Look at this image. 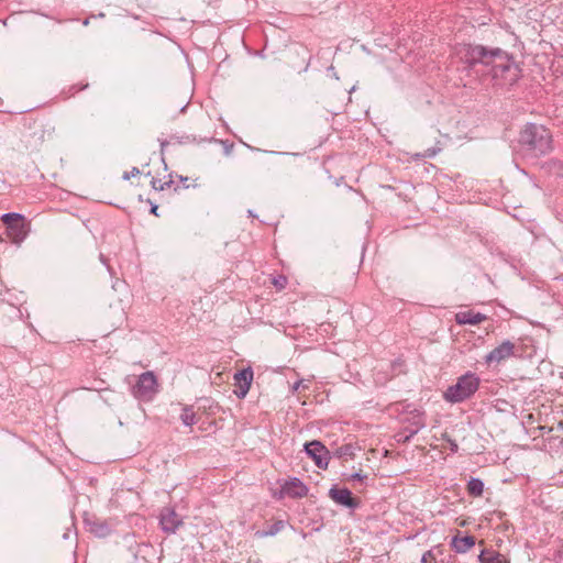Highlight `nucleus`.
I'll list each match as a JSON object with an SVG mask.
<instances>
[{"label":"nucleus","instance_id":"obj_1","mask_svg":"<svg viewBox=\"0 0 563 563\" xmlns=\"http://www.w3.org/2000/svg\"><path fill=\"white\" fill-rule=\"evenodd\" d=\"M454 55L468 69H474L476 65H483L494 79H503L509 85H514L519 79V67L512 57L501 48L462 43L454 47Z\"/></svg>","mask_w":563,"mask_h":563},{"label":"nucleus","instance_id":"obj_2","mask_svg":"<svg viewBox=\"0 0 563 563\" xmlns=\"http://www.w3.org/2000/svg\"><path fill=\"white\" fill-rule=\"evenodd\" d=\"M519 143L532 156H542L552 150V135L550 131L536 123L525 125L519 135Z\"/></svg>","mask_w":563,"mask_h":563},{"label":"nucleus","instance_id":"obj_3","mask_svg":"<svg viewBox=\"0 0 563 563\" xmlns=\"http://www.w3.org/2000/svg\"><path fill=\"white\" fill-rule=\"evenodd\" d=\"M479 384L481 379L475 373L466 372L443 393V398L450 404L463 402L478 390Z\"/></svg>","mask_w":563,"mask_h":563},{"label":"nucleus","instance_id":"obj_4","mask_svg":"<svg viewBox=\"0 0 563 563\" xmlns=\"http://www.w3.org/2000/svg\"><path fill=\"white\" fill-rule=\"evenodd\" d=\"M7 233L12 243L20 244L27 234L24 217L20 213L9 212L1 216Z\"/></svg>","mask_w":563,"mask_h":563},{"label":"nucleus","instance_id":"obj_5","mask_svg":"<svg viewBox=\"0 0 563 563\" xmlns=\"http://www.w3.org/2000/svg\"><path fill=\"white\" fill-rule=\"evenodd\" d=\"M156 393L157 380L152 372L141 374L132 388L133 396L142 401L152 400Z\"/></svg>","mask_w":563,"mask_h":563},{"label":"nucleus","instance_id":"obj_6","mask_svg":"<svg viewBox=\"0 0 563 563\" xmlns=\"http://www.w3.org/2000/svg\"><path fill=\"white\" fill-rule=\"evenodd\" d=\"M305 452L310 456L319 468L325 470L329 464L328 449L317 440L305 444Z\"/></svg>","mask_w":563,"mask_h":563},{"label":"nucleus","instance_id":"obj_7","mask_svg":"<svg viewBox=\"0 0 563 563\" xmlns=\"http://www.w3.org/2000/svg\"><path fill=\"white\" fill-rule=\"evenodd\" d=\"M183 523V518L173 508L165 507L161 510L159 526L165 533H175Z\"/></svg>","mask_w":563,"mask_h":563},{"label":"nucleus","instance_id":"obj_8","mask_svg":"<svg viewBox=\"0 0 563 563\" xmlns=\"http://www.w3.org/2000/svg\"><path fill=\"white\" fill-rule=\"evenodd\" d=\"M233 378L234 384L238 387L234 394L238 398L243 399L251 388V384L253 382V371L251 367L243 368L236 372Z\"/></svg>","mask_w":563,"mask_h":563},{"label":"nucleus","instance_id":"obj_9","mask_svg":"<svg viewBox=\"0 0 563 563\" xmlns=\"http://www.w3.org/2000/svg\"><path fill=\"white\" fill-rule=\"evenodd\" d=\"M515 353V344L509 340L504 341L501 344L492 350L486 356L487 364L500 363L509 358Z\"/></svg>","mask_w":563,"mask_h":563},{"label":"nucleus","instance_id":"obj_10","mask_svg":"<svg viewBox=\"0 0 563 563\" xmlns=\"http://www.w3.org/2000/svg\"><path fill=\"white\" fill-rule=\"evenodd\" d=\"M329 497L338 505L355 509L358 506V500L353 497L352 493L347 488H338L333 486L329 490Z\"/></svg>","mask_w":563,"mask_h":563},{"label":"nucleus","instance_id":"obj_11","mask_svg":"<svg viewBox=\"0 0 563 563\" xmlns=\"http://www.w3.org/2000/svg\"><path fill=\"white\" fill-rule=\"evenodd\" d=\"M282 494L291 498H301L307 496L308 487L298 478H292L282 486Z\"/></svg>","mask_w":563,"mask_h":563},{"label":"nucleus","instance_id":"obj_12","mask_svg":"<svg viewBox=\"0 0 563 563\" xmlns=\"http://www.w3.org/2000/svg\"><path fill=\"white\" fill-rule=\"evenodd\" d=\"M487 317L481 312H474L472 310L462 311L456 313L455 320L459 324H471L476 325L486 320Z\"/></svg>","mask_w":563,"mask_h":563},{"label":"nucleus","instance_id":"obj_13","mask_svg":"<svg viewBox=\"0 0 563 563\" xmlns=\"http://www.w3.org/2000/svg\"><path fill=\"white\" fill-rule=\"evenodd\" d=\"M451 545L457 553H465L475 545V538L473 536H456L452 539Z\"/></svg>","mask_w":563,"mask_h":563},{"label":"nucleus","instance_id":"obj_14","mask_svg":"<svg viewBox=\"0 0 563 563\" xmlns=\"http://www.w3.org/2000/svg\"><path fill=\"white\" fill-rule=\"evenodd\" d=\"M481 563H509L505 555L494 550H483L478 555Z\"/></svg>","mask_w":563,"mask_h":563},{"label":"nucleus","instance_id":"obj_15","mask_svg":"<svg viewBox=\"0 0 563 563\" xmlns=\"http://www.w3.org/2000/svg\"><path fill=\"white\" fill-rule=\"evenodd\" d=\"M412 412L415 415H413L412 422H411V426H412L411 433H409L408 435L405 437L404 443L409 442L410 439L426 426L422 413L417 409H415Z\"/></svg>","mask_w":563,"mask_h":563},{"label":"nucleus","instance_id":"obj_16","mask_svg":"<svg viewBox=\"0 0 563 563\" xmlns=\"http://www.w3.org/2000/svg\"><path fill=\"white\" fill-rule=\"evenodd\" d=\"M286 527L284 520H277L267 530L257 531L255 534L260 538L274 537Z\"/></svg>","mask_w":563,"mask_h":563},{"label":"nucleus","instance_id":"obj_17","mask_svg":"<svg viewBox=\"0 0 563 563\" xmlns=\"http://www.w3.org/2000/svg\"><path fill=\"white\" fill-rule=\"evenodd\" d=\"M90 532L98 538H106L110 534L111 529L104 521H93L90 523Z\"/></svg>","mask_w":563,"mask_h":563},{"label":"nucleus","instance_id":"obj_18","mask_svg":"<svg viewBox=\"0 0 563 563\" xmlns=\"http://www.w3.org/2000/svg\"><path fill=\"white\" fill-rule=\"evenodd\" d=\"M484 490V483L479 478H471L467 483V492L473 497H479L482 496Z\"/></svg>","mask_w":563,"mask_h":563},{"label":"nucleus","instance_id":"obj_19","mask_svg":"<svg viewBox=\"0 0 563 563\" xmlns=\"http://www.w3.org/2000/svg\"><path fill=\"white\" fill-rule=\"evenodd\" d=\"M545 167L549 173L563 177V162L558 158H551L545 163Z\"/></svg>","mask_w":563,"mask_h":563},{"label":"nucleus","instance_id":"obj_20","mask_svg":"<svg viewBox=\"0 0 563 563\" xmlns=\"http://www.w3.org/2000/svg\"><path fill=\"white\" fill-rule=\"evenodd\" d=\"M180 420L185 426L191 427L196 423V413L189 407H185L180 415Z\"/></svg>","mask_w":563,"mask_h":563},{"label":"nucleus","instance_id":"obj_21","mask_svg":"<svg viewBox=\"0 0 563 563\" xmlns=\"http://www.w3.org/2000/svg\"><path fill=\"white\" fill-rule=\"evenodd\" d=\"M169 184H170L169 181L162 184L161 180L155 179V178H153L151 181L152 188L155 190H164L166 187L169 186Z\"/></svg>","mask_w":563,"mask_h":563},{"label":"nucleus","instance_id":"obj_22","mask_svg":"<svg viewBox=\"0 0 563 563\" xmlns=\"http://www.w3.org/2000/svg\"><path fill=\"white\" fill-rule=\"evenodd\" d=\"M421 563H437V559H435L434 554L432 553V551H427L422 555Z\"/></svg>","mask_w":563,"mask_h":563},{"label":"nucleus","instance_id":"obj_23","mask_svg":"<svg viewBox=\"0 0 563 563\" xmlns=\"http://www.w3.org/2000/svg\"><path fill=\"white\" fill-rule=\"evenodd\" d=\"M139 174H140V169H139L137 167H133V168L131 169V172L125 173V174L123 175V178H124V179H130V177H134V176H136V175H139Z\"/></svg>","mask_w":563,"mask_h":563},{"label":"nucleus","instance_id":"obj_24","mask_svg":"<svg viewBox=\"0 0 563 563\" xmlns=\"http://www.w3.org/2000/svg\"><path fill=\"white\" fill-rule=\"evenodd\" d=\"M364 478H367V475H364L362 473H354L351 475V479L353 481H363Z\"/></svg>","mask_w":563,"mask_h":563},{"label":"nucleus","instance_id":"obj_25","mask_svg":"<svg viewBox=\"0 0 563 563\" xmlns=\"http://www.w3.org/2000/svg\"><path fill=\"white\" fill-rule=\"evenodd\" d=\"M285 284H286V278L285 277H280L279 279L275 280V285H277L279 287H284Z\"/></svg>","mask_w":563,"mask_h":563},{"label":"nucleus","instance_id":"obj_26","mask_svg":"<svg viewBox=\"0 0 563 563\" xmlns=\"http://www.w3.org/2000/svg\"><path fill=\"white\" fill-rule=\"evenodd\" d=\"M408 435L405 431L404 432H399L396 438H397V441L398 442H404L405 440V437Z\"/></svg>","mask_w":563,"mask_h":563},{"label":"nucleus","instance_id":"obj_27","mask_svg":"<svg viewBox=\"0 0 563 563\" xmlns=\"http://www.w3.org/2000/svg\"><path fill=\"white\" fill-rule=\"evenodd\" d=\"M168 145V142L167 141H162L161 142V153L162 155L164 154V151H165V147Z\"/></svg>","mask_w":563,"mask_h":563},{"label":"nucleus","instance_id":"obj_28","mask_svg":"<svg viewBox=\"0 0 563 563\" xmlns=\"http://www.w3.org/2000/svg\"><path fill=\"white\" fill-rule=\"evenodd\" d=\"M157 209H158V207H157V206H153V207L151 208V212H152L153 214H157Z\"/></svg>","mask_w":563,"mask_h":563},{"label":"nucleus","instance_id":"obj_29","mask_svg":"<svg viewBox=\"0 0 563 563\" xmlns=\"http://www.w3.org/2000/svg\"><path fill=\"white\" fill-rule=\"evenodd\" d=\"M411 429H412V426L410 424V427H407V428L405 429V432H406L407 434H409V433H411Z\"/></svg>","mask_w":563,"mask_h":563},{"label":"nucleus","instance_id":"obj_30","mask_svg":"<svg viewBox=\"0 0 563 563\" xmlns=\"http://www.w3.org/2000/svg\"><path fill=\"white\" fill-rule=\"evenodd\" d=\"M100 260L102 263H106L104 256L102 254L100 255Z\"/></svg>","mask_w":563,"mask_h":563},{"label":"nucleus","instance_id":"obj_31","mask_svg":"<svg viewBox=\"0 0 563 563\" xmlns=\"http://www.w3.org/2000/svg\"><path fill=\"white\" fill-rule=\"evenodd\" d=\"M299 385H300V383H299V382H298V383H296V384H295V386H294V388H295V389H298V388H299Z\"/></svg>","mask_w":563,"mask_h":563},{"label":"nucleus","instance_id":"obj_32","mask_svg":"<svg viewBox=\"0 0 563 563\" xmlns=\"http://www.w3.org/2000/svg\"><path fill=\"white\" fill-rule=\"evenodd\" d=\"M249 216H250V217H254V214H253L252 210H249Z\"/></svg>","mask_w":563,"mask_h":563}]
</instances>
